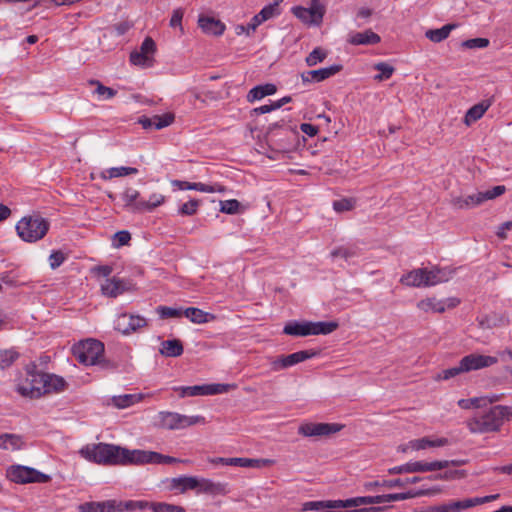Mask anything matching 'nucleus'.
<instances>
[{
	"label": "nucleus",
	"mask_w": 512,
	"mask_h": 512,
	"mask_svg": "<svg viewBox=\"0 0 512 512\" xmlns=\"http://www.w3.org/2000/svg\"><path fill=\"white\" fill-rule=\"evenodd\" d=\"M79 453L86 460L100 465H136L137 449L130 450L114 444L86 445L81 448Z\"/></svg>",
	"instance_id": "1"
},
{
	"label": "nucleus",
	"mask_w": 512,
	"mask_h": 512,
	"mask_svg": "<svg viewBox=\"0 0 512 512\" xmlns=\"http://www.w3.org/2000/svg\"><path fill=\"white\" fill-rule=\"evenodd\" d=\"M512 419V407L496 405L467 421L471 433H491L500 430L505 421Z\"/></svg>",
	"instance_id": "2"
},
{
	"label": "nucleus",
	"mask_w": 512,
	"mask_h": 512,
	"mask_svg": "<svg viewBox=\"0 0 512 512\" xmlns=\"http://www.w3.org/2000/svg\"><path fill=\"white\" fill-rule=\"evenodd\" d=\"M49 222L40 216H25L16 224L18 236L25 242H36L48 232Z\"/></svg>",
	"instance_id": "3"
},
{
	"label": "nucleus",
	"mask_w": 512,
	"mask_h": 512,
	"mask_svg": "<svg viewBox=\"0 0 512 512\" xmlns=\"http://www.w3.org/2000/svg\"><path fill=\"white\" fill-rule=\"evenodd\" d=\"M26 376L20 379L16 385V391L23 397L31 399L40 398L44 382V373L37 370L35 363H29L25 367Z\"/></svg>",
	"instance_id": "4"
},
{
	"label": "nucleus",
	"mask_w": 512,
	"mask_h": 512,
	"mask_svg": "<svg viewBox=\"0 0 512 512\" xmlns=\"http://www.w3.org/2000/svg\"><path fill=\"white\" fill-rule=\"evenodd\" d=\"M505 191L506 187L504 185H497L492 189L479 191L476 194L468 195L466 197H454L451 200V204L456 209H472L483 204L487 200H492L501 196Z\"/></svg>",
	"instance_id": "5"
},
{
	"label": "nucleus",
	"mask_w": 512,
	"mask_h": 512,
	"mask_svg": "<svg viewBox=\"0 0 512 512\" xmlns=\"http://www.w3.org/2000/svg\"><path fill=\"white\" fill-rule=\"evenodd\" d=\"M158 419L159 425L169 430H179L196 424L206 423L205 418L201 415L187 416L169 411L159 412Z\"/></svg>",
	"instance_id": "6"
},
{
	"label": "nucleus",
	"mask_w": 512,
	"mask_h": 512,
	"mask_svg": "<svg viewBox=\"0 0 512 512\" xmlns=\"http://www.w3.org/2000/svg\"><path fill=\"white\" fill-rule=\"evenodd\" d=\"M104 345L95 339H87L74 347V355L84 365H95L103 356Z\"/></svg>",
	"instance_id": "7"
},
{
	"label": "nucleus",
	"mask_w": 512,
	"mask_h": 512,
	"mask_svg": "<svg viewBox=\"0 0 512 512\" xmlns=\"http://www.w3.org/2000/svg\"><path fill=\"white\" fill-rule=\"evenodd\" d=\"M7 477L15 483L26 484V483H47L51 477L44 474L34 468L15 465L11 466L7 470Z\"/></svg>",
	"instance_id": "8"
},
{
	"label": "nucleus",
	"mask_w": 512,
	"mask_h": 512,
	"mask_svg": "<svg viewBox=\"0 0 512 512\" xmlns=\"http://www.w3.org/2000/svg\"><path fill=\"white\" fill-rule=\"evenodd\" d=\"M232 385L230 384H203L194 386H179L174 387L173 390L179 393L181 398L184 397H195V396H207L227 393Z\"/></svg>",
	"instance_id": "9"
},
{
	"label": "nucleus",
	"mask_w": 512,
	"mask_h": 512,
	"mask_svg": "<svg viewBox=\"0 0 512 512\" xmlns=\"http://www.w3.org/2000/svg\"><path fill=\"white\" fill-rule=\"evenodd\" d=\"M292 13L305 24L319 25L323 20L325 8L319 0H311L310 7L296 6L292 8Z\"/></svg>",
	"instance_id": "10"
},
{
	"label": "nucleus",
	"mask_w": 512,
	"mask_h": 512,
	"mask_svg": "<svg viewBox=\"0 0 512 512\" xmlns=\"http://www.w3.org/2000/svg\"><path fill=\"white\" fill-rule=\"evenodd\" d=\"M344 425L339 423H303L298 429V433L305 437H323L330 436L341 431Z\"/></svg>",
	"instance_id": "11"
},
{
	"label": "nucleus",
	"mask_w": 512,
	"mask_h": 512,
	"mask_svg": "<svg viewBox=\"0 0 512 512\" xmlns=\"http://www.w3.org/2000/svg\"><path fill=\"white\" fill-rule=\"evenodd\" d=\"M464 373L493 366L498 363V358L489 355L471 353L460 360Z\"/></svg>",
	"instance_id": "12"
},
{
	"label": "nucleus",
	"mask_w": 512,
	"mask_h": 512,
	"mask_svg": "<svg viewBox=\"0 0 512 512\" xmlns=\"http://www.w3.org/2000/svg\"><path fill=\"white\" fill-rule=\"evenodd\" d=\"M187 463L188 460H180L171 456L163 455L154 451H146L137 449L136 465L144 464H172V463Z\"/></svg>",
	"instance_id": "13"
},
{
	"label": "nucleus",
	"mask_w": 512,
	"mask_h": 512,
	"mask_svg": "<svg viewBox=\"0 0 512 512\" xmlns=\"http://www.w3.org/2000/svg\"><path fill=\"white\" fill-rule=\"evenodd\" d=\"M212 464H221L226 466H238V467H256L260 468L269 465L272 461L269 459H250V458H224L216 457L209 459Z\"/></svg>",
	"instance_id": "14"
},
{
	"label": "nucleus",
	"mask_w": 512,
	"mask_h": 512,
	"mask_svg": "<svg viewBox=\"0 0 512 512\" xmlns=\"http://www.w3.org/2000/svg\"><path fill=\"white\" fill-rule=\"evenodd\" d=\"M147 325L144 317L139 315L122 314L116 322V329L122 334H130Z\"/></svg>",
	"instance_id": "15"
},
{
	"label": "nucleus",
	"mask_w": 512,
	"mask_h": 512,
	"mask_svg": "<svg viewBox=\"0 0 512 512\" xmlns=\"http://www.w3.org/2000/svg\"><path fill=\"white\" fill-rule=\"evenodd\" d=\"M316 355V352L312 350H302L286 356H282L273 361V369L278 371L296 365L307 359H310Z\"/></svg>",
	"instance_id": "16"
},
{
	"label": "nucleus",
	"mask_w": 512,
	"mask_h": 512,
	"mask_svg": "<svg viewBox=\"0 0 512 512\" xmlns=\"http://www.w3.org/2000/svg\"><path fill=\"white\" fill-rule=\"evenodd\" d=\"M342 68V65L334 64L317 70L305 71L301 74V79L303 83H318L334 76L340 72Z\"/></svg>",
	"instance_id": "17"
},
{
	"label": "nucleus",
	"mask_w": 512,
	"mask_h": 512,
	"mask_svg": "<svg viewBox=\"0 0 512 512\" xmlns=\"http://www.w3.org/2000/svg\"><path fill=\"white\" fill-rule=\"evenodd\" d=\"M423 478L414 476L410 478L405 479H392V480H375V481H368L363 484V488L365 491H372L376 488L380 487H386V488H393V487H405L408 484H414L419 481H421Z\"/></svg>",
	"instance_id": "18"
},
{
	"label": "nucleus",
	"mask_w": 512,
	"mask_h": 512,
	"mask_svg": "<svg viewBox=\"0 0 512 512\" xmlns=\"http://www.w3.org/2000/svg\"><path fill=\"white\" fill-rule=\"evenodd\" d=\"M456 270V268L450 266H435L431 270L427 269L426 286H434L449 281L456 273Z\"/></svg>",
	"instance_id": "19"
},
{
	"label": "nucleus",
	"mask_w": 512,
	"mask_h": 512,
	"mask_svg": "<svg viewBox=\"0 0 512 512\" xmlns=\"http://www.w3.org/2000/svg\"><path fill=\"white\" fill-rule=\"evenodd\" d=\"M174 121V115L172 113H166L163 115H154L152 117L142 116L138 119V123L144 129H156L160 130L171 125Z\"/></svg>",
	"instance_id": "20"
},
{
	"label": "nucleus",
	"mask_w": 512,
	"mask_h": 512,
	"mask_svg": "<svg viewBox=\"0 0 512 512\" xmlns=\"http://www.w3.org/2000/svg\"><path fill=\"white\" fill-rule=\"evenodd\" d=\"M67 382L61 376L55 374L44 373V382L42 389V396L50 393H59L66 389Z\"/></svg>",
	"instance_id": "21"
},
{
	"label": "nucleus",
	"mask_w": 512,
	"mask_h": 512,
	"mask_svg": "<svg viewBox=\"0 0 512 512\" xmlns=\"http://www.w3.org/2000/svg\"><path fill=\"white\" fill-rule=\"evenodd\" d=\"M124 207L132 213H143L140 208L144 200L140 199V192L134 188H127L121 195Z\"/></svg>",
	"instance_id": "22"
},
{
	"label": "nucleus",
	"mask_w": 512,
	"mask_h": 512,
	"mask_svg": "<svg viewBox=\"0 0 512 512\" xmlns=\"http://www.w3.org/2000/svg\"><path fill=\"white\" fill-rule=\"evenodd\" d=\"M426 278H427V268H417L413 269L410 272L402 275L400 278V282L408 287H427L426 286Z\"/></svg>",
	"instance_id": "23"
},
{
	"label": "nucleus",
	"mask_w": 512,
	"mask_h": 512,
	"mask_svg": "<svg viewBox=\"0 0 512 512\" xmlns=\"http://www.w3.org/2000/svg\"><path fill=\"white\" fill-rule=\"evenodd\" d=\"M127 289L128 283L116 277L106 279V281L101 285L102 293L112 298L117 297Z\"/></svg>",
	"instance_id": "24"
},
{
	"label": "nucleus",
	"mask_w": 512,
	"mask_h": 512,
	"mask_svg": "<svg viewBox=\"0 0 512 512\" xmlns=\"http://www.w3.org/2000/svg\"><path fill=\"white\" fill-rule=\"evenodd\" d=\"M347 41L352 45H375L381 41V38L371 29H367L363 32L350 33Z\"/></svg>",
	"instance_id": "25"
},
{
	"label": "nucleus",
	"mask_w": 512,
	"mask_h": 512,
	"mask_svg": "<svg viewBox=\"0 0 512 512\" xmlns=\"http://www.w3.org/2000/svg\"><path fill=\"white\" fill-rule=\"evenodd\" d=\"M198 491L212 496L226 495L229 493L227 483L214 482L210 479L199 480Z\"/></svg>",
	"instance_id": "26"
},
{
	"label": "nucleus",
	"mask_w": 512,
	"mask_h": 512,
	"mask_svg": "<svg viewBox=\"0 0 512 512\" xmlns=\"http://www.w3.org/2000/svg\"><path fill=\"white\" fill-rule=\"evenodd\" d=\"M198 25L206 34L220 36L225 31V25L213 17L201 16L198 19Z\"/></svg>",
	"instance_id": "27"
},
{
	"label": "nucleus",
	"mask_w": 512,
	"mask_h": 512,
	"mask_svg": "<svg viewBox=\"0 0 512 512\" xmlns=\"http://www.w3.org/2000/svg\"><path fill=\"white\" fill-rule=\"evenodd\" d=\"M406 468L408 473L431 472L447 468V462L414 461L406 463Z\"/></svg>",
	"instance_id": "28"
},
{
	"label": "nucleus",
	"mask_w": 512,
	"mask_h": 512,
	"mask_svg": "<svg viewBox=\"0 0 512 512\" xmlns=\"http://www.w3.org/2000/svg\"><path fill=\"white\" fill-rule=\"evenodd\" d=\"M80 512H113L116 510V501L85 502L78 506Z\"/></svg>",
	"instance_id": "29"
},
{
	"label": "nucleus",
	"mask_w": 512,
	"mask_h": 512,
	"mask_svg": "<svg viewBox=\"0 0 512 512\" xmlns=\"http://www.w3.org/2000/svg\"><path fill=\"white\" fill-rule=\"evenodd\" d=\"M287 335L305 337L311 335L310 321H291L284 326Z\"/></svg>",
	"instance_id": "30"
},
{
	"label": "nucleus",
	"mask_w": 512,
	"mask_h": 512,
	"mask_svg": "<svg viewBox=\"0 0 512 512\" xmlns=\"http://www.w3.org/2000/svg\"><path fill=\"white\" fill-rule=\"evenodd\" d=\"M491 106L490 100H484L478 104H475L472 106L468 111L466 112V115L464 117V123L467 126H470L472 123L479 120L484 113L488 110V108Z\"/></svg>",
	"instance_id": "31"
},
{
	"label": "nucleus",
	"mask_w": 512,
	"mask_h": 512,
	"mask_svg": "<svg viewBox=\"0 0 512 512\" xmlns=\"http://www.w3.org/2000/svg\"><path fill=\"white\" fill-rule=\"evenodd\" d=\"M22 436L13 433L0 434V449L16 451L24 446Z\"/></svg>",
	"instance_id": "32"
},
{
	"label": "nucleus",
	"mask_w": 512,
	"mask_h": 512,
	"mask_svg": "<svg viewBox=\"0 0 512 512\" xmlns=\"http://www.w3.org/2000/svg\"><path fill=\"white\" fill-rule=\"evenodd\" d=\"M417 307L425 313H443L446 310V302L435 297L423 299L417 303Z\"/></svg>",
	"instance_id": "33"
},
{
	"label": "nucleus",
	"mask_w": 512,
	"mask_h": 512,
	"mask_svg": "<svg viewBox=\"0 0 512 512\" xmlns=\"http://www.w3.org/2000/svg\"><path fill=\"white\" fill-rule=\"evenodd\" d=\"M277 91V87L274 84L267 83L263 85H258L252 88L247 94L248 102H254L256 100H260L265 96L273 95Z\"/></svg>",
	"instance_id": "34"
},
{
	"label": "nucleus",
	"mask_w": 512,
	"mask_h": 512,
	"mask_svg": "<svg viewBox=\"0 0 512 512\" xmlns=\"http://www.w3.org/2000/svg\"><path fill=\"white\" fill-rule=\"evenodd\" d=\"M183 345L180 340H166L161 343L160 353L166 357H178L183 354Z\"/></svg>",
	"instance_id": "35"
},
{
	"label": "nucleus",
	"mask_w": 512,
	"mask_h": 512,
	"mask_svg": "<svg viewBox=\"0 0 512 512\" xmlns=\"http://www.w3.org/2000/svg\"><path fill=\"white\" fill-rule=\"evenodd\" d=\"M456 28V24H446L439 29H430L425 32V36L434 43H439L449 37L451 31Z\"/></svg>",
	"instance_id": "36"
},
{
	"label": "nucleus",
	"mask_w": 512,
	"mask_h": 512,
	"mask_svg": "<svg viewBox=\"0 0 512 512\" xmlns=\"http://www.w3.org/2000/svg\"><path fill=\"white\" fill-rule=\"evenodd\" d=\"M338 327L339 324L336 321H310L311 335H328L334 332Z\"/></svg>",
	"instance_id": "37"
},
{
	"label": "nucleus",
	"mask_w": 512,
	"mask_h": 512,
	"mask_svg": "<svg viewBox=\"0 0 512 512\" xmlns=\"http://www.w3.org/2000/svg\"><path fill=\"white\" fill-rule=\"evenodd\" d=\"M183 315L187 317L191 322L197 324L207 323L214 318L213 315L195 307L186 308L183 310Z\"/></svg>",
	"instance_id": "38"
},
{
	"label": "nucleus",
	"mask_w": 512,
	"mask_h": 512,
	"mask_svg": "<svg viewBox=\"0 0 512 512\" xmlns=\"http://www.w3.org/2000/svg\"><path fill=\"white\" fill-rule=\"evenodd\" d=\"M138 169L134 167H112L106 169L100 173V177L104 180H109L112 178L123 177L127 175L137 174Z\"/></svg>",
	"instance_id": "39"
},
{
	"label": "nucleus",
	"mask_w": 512,
	"mask_h": 512,
	"mask_svg": "<svg viewBox=\"0 0 512 512\" xmlns=\"http://www.w3.org/2000/svg\"><path fill=\"white\" fill-rule=\"evenodd\" d=\"M172 487L180 488L182 492L189 489H198L199 479L193 476H181L172 479Z\"/></svg>",
	"instance_id": "40"
},
{
	"label": "nucleus",
	"mask_w": 512,
	"mask_h": 512,
	"mask_svg": "<svg viewBox=\"0 0 512 512\" xmlns=\"http://www.w3.org/2000/svg\"><path fill=\"white\" fill-rule=\"evenodd\" d=\"M441 488L438 487V486H434V487H421V488H418V489H411L407 492H403L404 493V498L405 500L406 499H411V498H418V497H423V496H428V497H433V496H436L438 494L441 493Z\"/></svg>",
	"instance_id": "41"
},
{
	"label": "nucleus",
	"mask_w": 512,
	"mask_h": 512,
	"mask_svg": "<svg viewBox=\"0 0 512 512\" xmlns=\"http://www.w3.org/2000/svg\"><path fill=\"white\" fill-rule=\"evenodd\" d=\"M142 399V395L137 394H124L119 396H114L112 398V402L114 406L117 408L123 409L127 408L137 402H139Z\"/></svg>",
	"instance_id": "42"
},
{
	"label": "nucleus",
	"mask_w": 512,
	"mask_h": 512,
	"mask_svg": "<svg viewBox=\"0 0 512 512\" xmlns=\"http://www.w3.org/2000/svg\"><path fill=\"white\" fill-rule=\"evenodd\" d=\"M20 354L14 349H1L0 350V370H5L11 367L19 358Z\"/></svg>",
	"instance_id": "43"
},
{
	"label": "nucleus",
	"mask_w": 512,
	"mask_h": 512,
	"mask_svg": "<svg viewBox=\"0 0 512 512\" xmlns=\"http://www.w3.org/2000/svg\"><path fill=\"white\" fill-rule=\"evenodd\" d=\"M151 502L145 501V500H129L125 502H120L119 504L116 503V510L118 511H132V510H145L150 509Z\"/></svg>",
	"instance_id": "44"
},
{
	"label": "nucleus",
	"mask_w": 512,
	"mask_h": 512,
	"mask_svg": "<svg viewBox=\"0 0 512 512\" xmlns=\"http://www.w3.org/2000/svg\"><path fill=\"white\" fill-rule=\"evenodd\" d=\"M165 202V196L160 193H153L150 195L149 200L141 204L140 208H143L144 212H152L155 208L159 207Z\"/></svg>",
	"instance_id": "45"
},
{
	"label": "nucleus",
	"mask_w": 512,
	"mask_h": 512,
	"mask_svg": "<svg viewBox=\"0 0 512 512\" xmlns=\"http://www.w3.org/2000/svg\"><path fill=\"white\" fill-rule=\"evenodd\" d=\"M150 510L153 512H186L184 507L166 502H151Z\"/></svg>",
	"instance_id": "46"
},
{
	"label": "nucleus",
	"mask_w": 512,
	"mask_h": 512,
	"mask_svg": "<svg viewBox=\"0 0 512 512\" xmlns=\"http://www.w3.org/2000/svg\"><path fill=\"white\" fill-rule=\"evenodd\" d=\"M374 69L380 72L374 76V80L376 81L389 79L395 71V68L386 62H379L375 64Z\"/></svg>",
	"instance_id": "47"
},
{
	"label": "nucleus",
	"mask_w": 512,
	"mask_h": 512,
	"mask_svg": "<svg viewBox=\"0 0 512 512\" xmlns=\"http://www.w3.org/2000/svg\"><path fill=\"white\" fill-rule=\"evenodd\" d=\"M327 57V52L320 48H314L306 57L305 62L309 67L316 66L318 63L323 62Z\"/></svg>",
	"instance_id": "48"
},
{
	"label": "nucleus",
	"mask_w": 512,
	"mask_h": 512,
	"mask_svg": "<svg viewBox=\"0 0 512 512\" xmlns=\"http://www.w3.org/2000/svg\"><path fill=\"white\" fill-rule=\"evenodd\" d=\"M88 84L89 85H95L96 86L95 93L98 96L103 97L104 99H111V98H113L117 94L116 90H114L113 88L104 86L98 80L91 79V80L88 81Z\"/></svg>",
	"instance_id": "49"
},
{
	"label": "nucleus",
	"mask_w": 512,
	"mask_h": 512,
	"mask_svg": "<svg viewBox=\"0 0 512 512\" xmlns=\"http://www.w3.org/2000/svg\"><path fill=\"white\" fill-rule=\"evenodd\" d=\"M130 62L133 65L142 66V67H150L152 65V57L146 55L141 51H133L130 54Z\"/></svg>",
	"instance_id": "50"
},
{
	"label": "nucleus",
	"mask_w": 512,
	"mask_h": 512,
	"mask_svg": "<svg viewBox=\"0 0 512 512\" xmlns=\"http://www.w3.org/2000/svg\"><path fill=\"white\" fill-rule=\"evenodd\" d=\"M466 476L465 471L463 470H450L445 471L444 473H440L437 475L429 476L430 480H452V479H461Z\"/></svg>",
	"instance_id": "51"
},
{
	"label": "nucleus",
	"mask_w": 512,
	"mask_h": 512,
	"mask_svg": "<svg viewBox=\"0 0 512 512\" xmlns=\"http://www.w3.org/2000/svg\"><path fill=\"white\" fill-rule=\"evenodd\" d=\"M240 205V202L236 199L220 201V211L233 215L239 212Z\"/></svg>",
	"instance_id": "52"
},
{
	"label": "nucleus",
	"mask_w": 512,
	"mask_h": 512,
	"mask_svg": "<svg viewBox=\"0 0 512 512\" xmlns=\"http://www.w3.org/2000/svg\"><path fill=\"white\" fill-rule=\"evenodd\" d=\"M489 43L487 38H473L463 41L461 47L466 49H481L486 48Z\"/></svg>",
	"instance_id": "53"
},
{
	"label": "nucleus",
	"mask_w": 512,
	"mask_h": 512,
	"mask_svg": "<svg viewBox=\"0 0 512 512\" xmlns=\"http://www.w3.org/2000/svg\"><path fill=\"white\" fill-rule=\"evenodd\" d=\"M332 258H343L345 260L355 257L357 255L356 250L350 247L341 246L331 251Z\"/></svg>",
	"instance_id": "54"
},
{
	"label": "nucleus",
	"mask_w": 512,
	"mask_h": 512,
	"mask_svg": "<svg viewBox=\"0 0 512 512\" xmlns=\"http://www.w3.org/2000/svg\"><path fill=\"white\" fill-rule=\"evenodd\" d=\"M157 313L161 318H177L183 315V310L168 306H159Z\"/></svg>",
	"instance_id": "55"
},
{
	"label": "nucleus",
	"mask_w": 512,
	"mask_h": 512,
	"mask_svg": "<svg viewBox=\"0 0 512 512\" xmlns=\"http://www.w3.org/2000/svg\"><path fill=\"white\" fill-rule=\"evenodd\" d=\"M461 373H464V371L462 370L461 363L459 362L458 366L451 367V368L441 371L439 374H437L435 379L436 380H448V379H451Z\"/></svg>",
	"instance_id": "56"
},
{
	"label": "nucleus",
	"mask_w": 512,
	"mask_h": 512,
	"mask_svg": "<svg viewBox=\"0 0 512 512\" xmlns=\"http://www.w3.org/2000/svg\"><path fill=\"white\" fill-rule=\"evenodd\" d=\"M407 447L411 448V450L418 451V450H424L429 447H432V443H431V439H429L428 437H423L420 439H414V440L409 441L407 443Z\"/></svg>",
	"instance_id": "57"
},
{
	"label": "nucleus",
	"mask_w": 512,
	"mask_h": 512,
	"mask_svg": "<svg viewBox=\"0 0 512 512\" xmlns=\"http://www.w3.org/2000/svg\"><path fill=\"white\" fill-rule=\"evenodd\" d=\"M199 204H200V202L198 200H195V199L190 200V201L184 203L179 208V213L181 215H185V216H192L197 212Z\"/></svg>",
	"instance_id": "58"
},
{
	"label": "nucleus",
	"mask_w": 512,
	"mask_h": 512,
	"mask_svg": "<svg viewBox=\"0 0 512 512\" xmlns=\"http://www.w3.org/2000/svg\"><path fill=\"white\" fill-rule=\"evenodd\" d=\"M327 507L329 509L347 508V507H357V504H356V499L354 497V498H349L346 500H328Z\"/></svg>",
	"instance_id": "59"
},
{
	"label": "nucleus",
	"mask_w": 512,
	"mask_h": 512,
	"mask_svg": "<svg viewBox=\"0 0 512 512\" xmlns=\"http://www.w3.org/2000/svg\"><path fill=\"white\" fill-rule=\"evenodd\" d=\"M280 13L279 8L276 6V4H268L264 6L261 11L259 12L262 20H269L272 17L278 15Z\"/></svg>",
	"instance_id": "60"
},
{
	"label": "nucleus",
	"mask_w": 512,
	"mask_h": 512,
	"mask_svg": "<svg viewBox=\"0 0 512 512\" xmlns=\"http://www.w3.org/2000/svg\"><path fill=\"white\" fill-rule=\"evenodd\" d=\"M355 202L352 199H341L333 202V208L336 212L350 211L354 208Z\"/></svg>",
	"instance_id": "61"
},
{
	"label": "nucleus",
	"mask_w": 512,
	"mask_h": 512,
	"mask_svg": "<svg viewBox=\"0 0 512 512\" xmlns=\"http://www.w3.org/2000/svg\"><path fill=\"white\" fill-rule=\"evenodd\" d=\"M453 512H460L471 507H474L473 498H467L463 500L453 501L451 502Z\"/></svg>",
	"instance_id": "62"
},
{
	"label": "nucleus",
	"mask_w": 512,
	"mask_h": 512,
	"mask_svg": "<svg viewBox=\"0 0 512 512\" xmlns=\"http://www.w3.org/2000/svg\"><path fill=\"white\" fill-rule=\"evenodd\" d=\"M130 240L131 234L126 230L118 231L114 234V241L116 242V247L127 245Z\"/></svg>",
	"instance_id": "63"
},
{
	"label": "nucleus",
	"mask_w": 512,
	"mask_h": 512,
	"mask_svg": "<svg viewBox=\"0 0 512 512\" xmlns=\"http://www.w3.org/2000/svg\"><path fill=\"white\" fill-rule=\"evenodd\" d=\"M156 50V44L154 42V40L150 37H146L144 39V41L142 42L141 46H140V50L141 52L145 53L146 55H149L152 57V55L154 54Z\"/></svg>",
	"instance_id": "64"
}]
</instances>
